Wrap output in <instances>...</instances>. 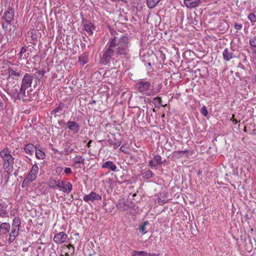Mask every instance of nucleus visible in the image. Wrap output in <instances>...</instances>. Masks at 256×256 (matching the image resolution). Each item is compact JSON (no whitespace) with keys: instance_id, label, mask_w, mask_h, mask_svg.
Here are the masks:
<instances>
[{"instance_id":"obj_6","label":"nucleus","mask_w":256,"mask_h":256,"mask_svg":"<svg viewBox=\"0 0 256 256\" xmlns=\"http://www.w3.org/2000/svg\"><path fill=\"white\" fill-rule=\"evenodd\" d=\"M68 235L64 232H61L56 234L53 240L57 244H61L68 242Z\"/></svg>"},{"instance_id":"obj_17","label":"nucleus","mask_w":256,"mask_h":256,"mask_svg":"<svg viewBox=\"0 0 256 256\" xmlns=\"http://www.w3.org/2000/svg\"><path fill=\"white\" fill-rule=\"evenodd\" d=\"M8 205L4 202L0 203V217L4 218L8 214Z\"/></svg>"},{"instance_id":"obj_44","label":"nucleus","mask_w":256,"mask_h":256,"mask_svg":"<svg viewBox=\"0 0 256 256\" xmlns=\"http://www.w3.org/2000/svg\"><path fill=\"white\" fill-rule=\"evenodd\" d=\"M15 238H16V236H12L10 234V236H9V238H8L9 242H12L14 240Z\"/></svg>"},{"instance_id":"obj_39","label":"nucleus","mask_w":256,"mask_h":256,"mask_svg":"<svg viewBox=\"0 0 256 256\" xmlns=\"http://www.w3.org/2000/svg\"><path fill=\"white\" fill-rule=\"evenodd\" d=\"M110 145L113 146L114 148H118L120 145V142L118 141L117 142H110Z\"/></svg>"},{"instance_id":"obj_12","label":"nucleus","mask_w":256,"mask_h":256,"mask_svg":"<svg viewBox=\"0 0 256 256\" xmlns=\"http://www.w3.org/2000/svg\"><path fill=\"white\" fill-rule=\"evenodd\" d=\"M66 126L74 134L78 132L80 130V126L76 122L68 121L66 124Z\"/></svg>"},{"instance_id":"obj_10","label":"nucleus","mask_w":256,"mask_h":256,"mask_svg":"<svg viewBox=\"0 0 256 256\" xmlns=\"http://www.w3.org/2000/svg\"><path fill=\"white\" fill-rule=\"evenodd\" d=\"M8 77H12V79H14L22 76L21 72L18 71V68L14 66L12 64V67L8 68Z\"/></svg>"},{"instance_id":"obj_4","label":"nucleus","mask_w":256,"mask_h":256,"mask_svg":"<svg viewBox=\"0 0 256 256\" xmlns=\"http://www.w3.org/2000/svg\"><path fill=\"white\" fill-rule=\"evenodd\" d=\"M38 170L39 168L36 164H34L32 166L30 172L22 182V188L26 186L29 184L36 179Z\"/></svg>"},{"instance_id":"obj_21","label":"nucleus","mask_w":256,"mask_h":256,"mask_svg":"<svg viewBox=\"0 0 256 256\" xmlns=\"http://www.w3.org/2000/svg\"><path fill=\"white\" fill-rule=\"evenodd\" d=\"M128 201L124 200H120L116 204V207L122 211L126 210H128Z\"/></svg>"},{"instance_id":"obj_48","label":"nucleus","mask_w":256,"mask_h":256,"mask_svg":"<svg viewBox=\"0 0 256 256\" xmlns=\"http://www.w3.org/2000/svg\"><path fill=\"white\" fill-rule=\"evenodd\" d=\"M166 202H167V200H161L160 198L158 199V203L160 204H164L166 203Z\"/></svg>"},{"instance_id":"obj_51","label":"nucleus","mask_w":256,"mask_h":256,"mask_svg":"<svg viewBox=\"0 0 256 256\" xmlns=\"http://www.w3.org/2000/svg\"><path fill=\"white\" fill-rule=\"evenodd\" d=\"M38 73L39 74H40L42 76H44V73H45V71H44V70H40V71H38Z\"/></svg>"},{"instance_id":"obj_54","label":"nucleus","mask_w":256,"mask_h":256,"mask_svg":"<svg viewBox=\"0 0 256 256\" xmlns=\"http://www.w3.org/2000/svg\"><path fill=\"white\" fill-rule=\"evenodd\" d=\"M57 169L58 170L60 171H61L62 170L63 168L62 166H59V167H58Z\"/></svg>"},{"instance_id":"obj_33","label":"nucleus","mask_w":256,"mask_h":256,"mask_svg":"<svg viewBox=\"0 0 256 256\" xmlns=\"http://www.w3.org/2000/svg\"><path fill=\"white\" fill-rule=\"evenodd\" d=\"M154 176V174L150 170H148L142 174V176L144 178L148 179Z\"/></svg>"},{"instance_id":"obj_27","label":"nucleus","mask_w":256,"mask_h":256,"mask_svg":"<svg viewBox=\"0 0 256 256\" xmlns=\"http://www.w3.org/2000/svg\"><path fill=\"white\" fill-rule=\"evenodd\" d=\"M160 0H146L148 6L150 8H154L160 2Z\"/></svg>"},{"instance_id":"obj_16","label":"nucleus","mask_w":256,"mask_h":256,"mask_svg":"<svg viewBox=\"0 0 256 256\" xmlns=\"http://www.w3.org/2000/svg\"><path fill=\"white\" fill-rule=\"evenodd\" d=\"M36 148L32 144H28L24 148V152L30 156H32Z\"/></svg>"},{"instance_id":"obj_37","label":"nucleus","mask_w":256,"mask_h":256,"mask_svg":"<svg viewBox=\"0 0 256 256\" xmlns=\"http://www.w3.org/2000/svg\"><path fill=\"white\" fill-rule=\"evenodd\" d=\"M154 102L155 104H160L162 106H164V105H162V99L160 97H159V96H157L156 98H155L154 99Z\"/></svg>"},{"instance_id":"obj_20","label":"nucleus","mask_w":256,"mask_h":256,"mask_svg":"<svg viewBox=\"0 0 256 256\" xmlns=\"http://www.w3.org/2000/svg\"><path fill=\"white\" fill-rule=\"evenodd\" d=\"M14 13L12 10L7 11L5 12L4 18L8 24H10L14 18Z\"/></svg>"},{"instance_id":"obj_9","label":"nucleus","mask_w":256,"mask_h":256,"mask_svg":"<svg viewBox=\"0 0 256 256\" xmlns=\"http://www.w3.org/2000/svg\"><path fill=\"white\" fill-rule=\"evenodd\" d=\"M83 200L86 202H93L95 200H100L102 196L99 194L94 192H92L84 196Z\"/></svg>"},{"instance_id":"obj_3","label":"nucleus","mask_w":256,"mask_h":256,"mask_svg":"<svg viewBox=\"0 0 256 256\" xmlns=\"http://www.w3.org/2000/svg\"><path fill=\"white\" fill-rule=\"evenodd\" d=\"M0 157L2 159V168L7 173H10L13 170L14 158L10 154L8 148L3 149L0 152Z\"/></svg>"},{"instance_id":"obj_2","label":"nucleus","mask_w":256,"mask_h":256,"mask_svg":"<svg viewBox=\"0 0 256 256\" xmlns=\"http://www.w3.org/2000/svg\"><path fill=\"white\" fill-rule=\"evenodd\" d=\"M151 84L148 81L144 80H140L135 84L136 90L140 93L146 96H154L160 92L161 86H158V88L156 90H152L150 89Z\"/></svg>"},{"instance_id":"obj_57","label":"nucleus","mask_w":256,"mask_h":256,"mask_svg":"<svg viewBox=\"0 0 256 256\" xmlns=\"http://www.w3.org/2000/svg\"><path fill=\"white\" fill-rule=\"evenodd\" d=\"M60 256H64V254H62Z\"/></svg>"},{"instance_id":"obj_5","label":"nucleus","mask_w":256,"mask_h":256,"mask_svg":"<svg viewBox=\"0 0 256 256\" xmlns=\"http://www.w3.org/2000/svg\"><path fill=\"white\" fill-rule=\"evenodd\" d=\"M33 79L34 76L28 73L24 74V76L22 78V82L20 84V95H24V90H26L32 86Z\"/></svg>"},{"instance_id":"obj_47","label":"nucleus","mask_w":256,"mask_h":256,"mask_svg":"<svg viewBox=\"0 0 256 256\" xmlns=\"http://www.w3.org/2000/svg\"><path fill=\"white\" fill-rule=\"evenodd\" d=\"M61 110V108L60 106H59L58 107L56 108L54 110V113L58 112Z\"/></svg>"},{"instance_id":"obj_29","label":"nucleus","mask_w":256,"mask_h":256,"mask_svg":"<svg viewBox=\"0 0 256 256\" xmlns=\"http://www.w3.org/2000/svg\"><path fill=\"white\" fill-rule=\"evenodd\" d=\"M60 181V180H54V179H50L48 181V186L52 188H54L56 187L58 188V182Z\"/></svg>"},{"instance_id":"obj_1","label":"nucleus","mask_w":256,"mask_h":256,"mask_svg":"<svg viewBox=\"0 0 256 256\" xmlns=\"http://www.w3.org/2000/svg\"><path fill=\"white\" fill-rule=\"evenodd\" d=\"M108 42L110 44V47L115 49V54L117 58H128L130 57L128 49L130 40L128 36H114L110 38Z\"/></svg>"},{"instance_id":"obj_35","label":"nucleus","mask_w":256,"mask_h":256,"mask_svg":"<svg viewBox=\"0 0 256 256\" xmlns=\"http://www.w3.org/2000/svg\"><path fill=\"white\" fill-rule=\"evenodd\" d=\"M248 18L252 22V25L256 22V15L254 13L249 14Z\"/></svg>"},{"instance_id":"obj_43","label":"nucleus","mask_w":256,"mask_h":256,"mask_svg":"<svg viewBox=\"0 0 256 256\" xmlns=\"http://www.w3.org/2000/svg\"><path fill=\"white\" fill-rule=\"evenodd\" d=\"M64 172L66 174H69L72 172V170L70 168H66Z\"/></svg>"},{"instance_id":"obj_28","label":"nucleus","mask_w":256,"mask_h":256,"mask_svg":"<svg viewBox=\"0 0 256 256\" xmlns=\"http://www.w3.org/2000/svg\"><path fill=\"white\" fill-rule=\"evenodd\" d=\"M88 56L83 54L78 57V62L82 64V65H84L88 62Z\"/></svg>"},{"instance_id":"obj_30","label":"nucleus","mask_w":256,"mask_h":256,"mask_svg":"<svg viewBox=\"0 0 256 256\" xmlns=\"http://www.w3.org/2000/svg\"><path fill=\"white\" fill-rule=\"evenodd\" d=\"M20 220L18 217H15L12 222V228L20 229Z\"/></svg>"},{"instance_id":"obj_18","label":"nucleus","mask_w":256,"mask_h":256,"mask_svg":"<svg viewBox=\"0 0 256 256\" xmlns=\"http://www.w3.org/2000/svg\"><path fill=\"white\" fill-rule=\"evenodd\" d=\"M10 224L8 222H3L0 224V234H7L10 230Z\"/></svg>"},{"instance_id":"obj_53","label":"nucleus","mask_w":256,"mask_h":256,"mask_svg":"<svg viewBox=\"0 0 256 256\" xmlns=\"http://www.w3.org/2000/svg\"><path fill=\"white\" fill-rule=\"evenodd\" d=\"M32 40H36V39H37V36H36V35H35V34H32Z\"/></svg>"},{"instance_id":"obj_19","label":"nucleus","mask_w":256,"mask_h":256,"mask_svg":"<svg viewBox=\"0 0 256 256\" xmlns=\"http://www.w3.org/2000/svg\"><path fill=\"white\" fill-rule=\"evenodd\" d=\"M84 27L88 35H92L93 34L92 31L94 29V26L92 22H88L84 24Z\"/></svg>"},{"instance_id":"obj_42","label":"nucleus","mask_w":256,"mask_h":256,"mask_svg":"<svg viewBox=\"0 0 256 256\" xmlns=\"http://www.w3.org/2000/svg\"><path fill=\"white\" fill-rule=\"evenodd\" d=\"M230 120L233 122L234 124H236L238 122H240V120L238 121L236 119L234 118V114L232 115V118H230Z\"/></svg>"},{"instance_id":"obj_56","label":"nucleus","mask_w":256,"mask_h":256,"mask_svg":"<svg viewBox=\"0 0 256 256\" xmlns=\"http://www.w3.org/2000/svg\"><path fill=\"white\" fill-rule=\"evenodd\" d=\"M244 132H246V127H244Z\"/></svg>"},{"instance_id":"obj_36","label":"nucleus","mask_w":256,"mask_h":256,"mask_svg":"<svg viewBox=\"0 0 256 256\" xmlns=\"http://www.w3.org/2000/svg\"><path fill=\"white\" fill-rule=\"evenodd\" d=\"M26 52V47H22L20 52L18 53V58L20 60H22L23 54Z\"/></svg>"},{"instance_id":"obj_58","label":"nucleus","mask_w":256,"mask_h":256,"mask_svg":"<svg viewBox=\"0 0 256 256\" xmlns=\"http://www.w3.org/2000/svg\"><path fill=\"white\" fill-rule=\"evenodd\" d=\"M162 116L164 117V114H163Z\"/></svg>"},{"instance_id":"obj_45","label":"nucleus","mask_w":256,"mask_h":256,"mask_svg":"<svg viewBox=\"0 0 256 256\" xmlns=\"http://www.w3.org/2000/svg\"><path fill=\"white\" fill-rule=\"evenodd\" d=\"M126 146L125 144L122 145L120 148V150L121 151H122L125 153H126Z\"/></svg>"},{"instance_id":"obj_52","label":"nucleus","mask_w":256,"mask_h":256,"mask_svg":"<svg viewBox=\"0 0 256 256\" xmlns=\"http://www.w3.org/2000/svg\"><path fill=\"white\" fill-rule=\"evenodd\" d=\"M92 142V140H90L88 142V143L87 144V145H86L88 148H90V146H91L90 144H91Z\"/></svg>"},{"instance_id":"obj_49","label":"nucleus","mask_w":256,"mask_h":256,"mask_svg":"<svg viewBox=\"0 0 256 256\" xmlns=\"http://www.w3.org/2000/svg\"><path fill=\"white\" fill-rule=\"evenodd\" d=\"M72 166H74V168L75 169H77V168H81V166H80V164H76L75 165V163H74V162H73Z\"/></svg>"},{"instance_id":"obj_41","label":"nucleus","mask_w":256,"mask_h":256,"mask_svg":"<svg viewBox=\"0 0 256 256\" xmlns=\"http://www.w3.org/2000/svg\"><path fill=\"white\" fill-rule=\"evenodd\" d=\"M234 28L238 31L242 29V25L240 24L235 23L234 24Z\"/></svg>"},{"instance_id":"obj_46","label":"nucleus","mask_w":256,"mask_h":256,"mask_svg":"<svg viewBox=\"0 0 256 256\" xmlns=\"http://www.w3.org/2000/svg\"><path fill=\"white\" fill-rule=\"evenodd\" d=\"M188 152V150H184V151H176L174 152V153L177 154H185L186 152Z\"/></svg>"},{"instance_id":"obj_26","label":"nucleus","mask_w":256,"mask_h":256,"mask_svg":"<svg viewBox=\"0 0 256 256\" xmlns=\"http://www.w3.org/2000/svg\"><path fill=\"white\" fill-rule=\"evenodd\" d=\"M74 149L70 146L69 144H66L64 146V154L65 155H68L71 154Z\"/></svg>"},{"instance_id":"obj_32","label":"nucleus","mask_w":256,"mask_h":256,"mask_svg":"<svg viewBox=\"0 0 256 256\" xmlns=\"http://www.w3.org/2000/svg\"><path fill=\"white\" fill-rule=\"evenodd\" d=\"M148 224V221L144 222L140 226L139 230L140 232L142 234H146L147 232V231L146 228V226Z\"/></svg>"},{"instance_id":"obj_25","label":"nucleus","mask_w":256,"mask_h":256,"mask_svg":"<svg viewBox=\"0 0 256 256\" xmlns=\"http://www.w3.org/2000/svg\"><path fill=\"white\" fill-rule=\"evenodd\" d=\"M35 155L36 158L38 160H44L46 157L44 152L42 151L41 150L38 149L37 148L35 150Z\"/></svg>"},{"instance_id":"obj_13","label":"nucleus","mask_w":256,"mask_h":256,"mask_svg":"<svg viewBox=\"0 0 256 256\" xmlns=\"http://www.w3.org/2000/svg\"><path fill=\"white\" fill-rule=\"evenodd\" d=\"M224 59L226 61H229L234 58L232 50L228 48H226L222 53Z\"/></svg>"},{"instance_id":"obj_40","label":"nucleus","mask_w":256,"mask_h":256,"mask_svg":"<svg viewBox=\"0 0 256 256\" xmlns=\"http://www.w3.org/2000/svg\"><path fill=\"white\" fill-rule=\"evenodd\" d=\"M201 113L204 116H206L208 114V110H206V108L205 106H203L202 108V111Z\"/></svg>"},{"instance_id":"obj_11","label":"nucleus","mask_w":256,"mask_h":256,"mask_svg":"<svg viewBox=\"0 0 256 256\" xmlns=\"http://www.w3.org/2000/svg\"><path fill=\"white\" fill-rule=\"evenodd\" d=\"M26 90H24V94L23 96H21L20 94V90L18 94V98L20 100H22L24 102H30L32 100V90H28L27 91V95H26Z\"/></svg>"},{"instance_id":"obj_34","label":"nucleus","mask_w":256,"mask_h":256,"mask_svg":"<svg viewBox=\"0 0 256 256\" xmlns=\"http://www.w3.org/2000/svg\"><path fill=\"white\" fill-rule=\"evenodd\" d=\"M250 44L254 53L256 54V38H255L250 39Z\"/></svg>"},{"instance_id":"obj_22","label":"nucleus","mask_w":256,"mask_h":256,"mask_svg":"<svg viewBox=\"0 0 256 256\" xmlns=\"http://www.w3.org/2000/svg\"><path fill=\"white\" fill-rule=\"evenodd\" d=\"M102 168L110 169L112 171H116V166L111 161H107L104 162L102 166Z\"/></svg>"},{"instance_id":"obj_50","label":"nucleus","mask_w":256,"mask_h":256,"mask_svg":"<svg viewBox=\"0 0 256 256\" xmlns=\"http://www.w3.org/2000/svg\"><path fill=\"white\" fill-rule=\"evenodd\" d=\"M29 56V53H24L23 54L22 60L27 58Z\"/></svg>"},{"instance_id":"obj_38","label":"nucleus","mask_w":256,"mask_h":256,"mask_svg":"<svg viewBox=\"0 0 256 256\" xmlns=\"http://www.w3.org/2000/svg\"><path fill=\"white\" fill-rule=\"evenodd\" d=\"M18 229L12 228V230L11 231L10 234L16 237V236H17L18 234Z\"/></svg>"},{"instance_id":"obj_14","label":"nucleus","mask_w":256,"mask_h":256,"mask_svg":"<svg viewBox=\"0 0 256 256\" xmlns=\"http://www.w3.org/2000/svg\"><path fill=\"white\" fill-rule=\"evenodd\" d=\"M162 164V157L158 154H156L154 156L153 160H150L148 162L149 166H156Z\"/></svg>"},{"instance_id":"obj_7","label":"nucleus","mask_w":256,"mask_h":256,"mask_svg":"<svg viewBox=\"0 0 256 256\" xmlns=\"http://www.w3.org/2000/svg\"><path fill=\"white\" fill-rule=\"evenodd\" d=\"M58 182V188L64 193L69 194L72 190V186L70 182L60 180Z\"/></svg>"},{"instance_id":"obj_8","label":"nucleus","mask_w":256,"mask_h":256,"mask_svg":"<svg viewBox=\"0 0 256 256\" xmlns=\"http://www.w3.org/2000/svg\"><path fill=\"white\" fill-rule=\"evenodd\" d=\"M108 48L104 53L102 58V61L106 63L110 62V58L115 54V49L113 47H110V44L109 42L108 43Z\"/></svg>"},{"instance_id":"obj_31","label":"nucleus","mask_w":256,"mask_h":256,"mask_svg":"<svg viewBox=\"0 0 256 256\" xmlns=\"http://www.w3.org/2000/svg\"><path fill=\"white\" fill-rule=\"evenodd\" d=\"M133 256H136V254H138L140 256H156L154 254H148L144 251L136 252L134 251L133 252Z\"/></svg>"},{"instance_id":"obj_55","label":"nucleus","mask_w":256,"mask_h":256,"mask_svg":"<svg viewBox=\"0 0 256 256\" xmlns=\"http://www.w3.org/2000/svg\"><path fill=\"white\" fill-rule=\"evenodd\" d=\"M2 106H3V104L0 100V109L2 107Z\"/></svg>"},{"instance_id":"obj_24","label":"nucleus","mask_w":256,"mask_h":256,"mask_svg":"<svg viewBox=\"0 0 256 256\" xmlns=\"http://www.w3.org/2000/svg\"><path fill=\"white\" fill-rule=\"evenodd\" d=\"M85 160L82 156L76 155L73 158V162L76 164H84Z\"/></svg>"},{"instance_id":"obj_15","label":"nucleus","mask_w":256,"mask_h":256,"mask_svg":"<svg viewBox=\"0 0 256 256\" xmlns=\"http://www.w3.org/2000/svg\"><path fill=\"white\" fill-rule=\"evenodd\" d=\"M200 0H184V4L188 8H194L198 6Z\"/></svg>"},{"instance_id":"obj_23","label":"nucleus","mask_w":256,"mask_h":256,"mask_svg":"<svg viewBox=\"0 0 256 256\" xmlns=\"http://www.w3.org/2000/svg\"><path fill=\"white\" fill-rule=\"evenodd\" d=\"M62 248H64V250L66 248L68 249V252H64V256H68L69 254H74V250H75L74 246L70 244L68 245L64 244L62 246Z\"/></svg>"}]
</instances>
